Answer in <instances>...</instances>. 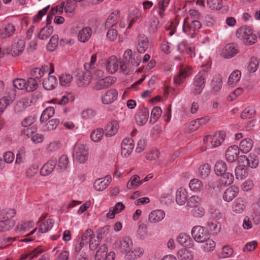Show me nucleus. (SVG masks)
<instances>
[{"label":"nucleus","mask_w":260,"mask_h":260,"mask_svg":"<svg viewBox=\"0 0 260 260\" xmlns=\"http://www.w3.org/2000/svg\"><path fill=\"white\" fill-rule=\"evenodd\" d=\"M241 159L244 162L246 161V164L252 169L256 168L259 163V160L257 156L254 154L250 153L248 156H241Z\"/></svg>","instance_id":"c85d7f7f"},{"label":"nucleus","mask_w":260,"mask_h":260,"mask_svg":"<svg viewBox=\"0 0 260 260\" xmlns=\"http://www.w3.org/2000/svg\"><path fill=\"white\" fill-rule=\"evenodd\" d=\"M123 57L129 64L135 67L139 66L142 60L141 56L139 54L133 53L132 50L129 49L124 51Z\"/></svg>","instance_id":"6e6552de"},{"label":"nucleus","mask_w":260,"mask_h":260,"mask_svg":"<svg viewBox=\"0 0 260 260\" xmlns=\"http://www.w3.org/2000/svg\"><path fill=\"white\" fill-rule=\"evenodd\" d=\"M34 225L35 222L33 221H22L17 226V231L20 233H23L28 231L32 228Z\"/></svg>","instance_id":"864d4df0"},{"label":"nucleus","mask_w":260,"mask_h":260,"mask_svg":"<svg viewBox=\"0 0 260 260\" xmlns=\"http://www.w3.org/2000/svg\"><path fill=\"white\" fill-rule=\"evenodd\" d=\"M119 123L116 120L112 121L109 123L106 127V136L112 137L115 135L118 132Z\"/></svg>","instance_id":"2f4dec72"},{"label":"nucleus","mask_w":260,"mask_h":260,"mask_svg":"<svg viewBox=\"0 0 260 260\" xmlns=\"http://www.w3.org/2000/svg\"><path fill=\"white\" fill-rule=\"evenodd\" d=\"M190 189L194 192L200 191L203 187L202 182L196 178L191 179L189 184Z\"/></svg>","instance_id":"4d7b16f0"},{"label":"nucleus","mask_w":260,"mask_h":260,"mask_svg":"<svg viewBox=\"0 0 260 260\" xmlns=\"http://www.w3.org/2000/svg\"><path fill=\"white\" fill-rule=\"evenodd\" d=\"M202 27V24L200 21L196 19H191L190 22H184L183 25V30L184 32H187L189 31H196Z\"/></svg>","instance_id":"412c9836"},{"label":"nucleus","mask_w":260,"mask_h":260,"mask_svg":"<svg viewBox=\"0 0 260 260\" xmlns=\"http://www.w3.org/2000/svg\"><path fill=\"white\" fill-rule=\"evenodd\" d=\"M38 87V82L34 78H29L26 81V90L30 92L35 90Z\"/></svg>","instance_id":"338daca9"},{"label":"nucleus","mask_w":260,"mask_h":260,"mask_svg":"<svg viewBox=\"0 0 260 260\" xmlns=\"http://www.w3.org/2000/svg\"><path fill=\"white\" fill-rule=\"evenodd\" d=\"M170 0H161L160 1L157 5L155 6L153 9H158L159 15L162 17L164 16V12L166 10L169 4Z\"/></svg>","instance_id":"13d9d810"},{"label":"nucleus","mask_w":260,"mask_h":260,"mask_svg":"<svg viewBox=\"0 0 260 260\" xmlns=\"http://www.w3.org/2000/svg\"><path fill=\"white\" fill-rule=\"evenodd\" d=\"M48 66H42L41 68H35L33 69L30 72L32 78L36 79H40L42 78L44 74L48 72Z\"/></svg>","instance_id":"e433bc0d"},{"label":"nucleus","mask_w":260,"mask_h":260,"mask_svg":"<svg viewBox=\"0 0 260 260\" xmlns=\"http://www.w3.org/2000/svg\"><path fill=\"white\" fill-rule=\"evenodd\" d=\"M192 72V69L189 66L181 64L179 66L178 73L174 78V82L175 84L179 85L182 84L185 79L189 76Z\"/></svg>","instance_id":"0eeeda50"},{"label":"nucleus","mask_w":260,"mask_h":260,"mask_svg":"<svg viewBox=\"0 0 260 260\" xmlns=\"http://www.w3.org/2000/svg\"><path fill=\"white\" fill-rule=\"evenodd\" d=\"M149 46V40L144 36H139L137 39V50L140 53H144Z\"/></svg>","instance_id":"5701e85b"},{"label":"nucleus","mask_w":260,"mask_h":260,"mask_svg":"<svg viewBox=\"0 0 260 260\" xmlns=\"http://www.w3.org/2000/svg\"><path fill=\"white\" fill-rule=\"evenodd\" d=\"M133 246V240L129 237H124L119 241V248L123 253L127 251Z\"/></svg>","instance_id":"72a5a7b5"},{"label":"nucleus","mask_w":260,"mask_h":260,"mask_svg":"<svg viewBox=\"0 0 260 260\" xmlns=\"http://www.w3.org/2000/svg\"><path fill=\"white\" fill-rule=\"evenodd\" d=\"M56 161L53 159H50L44 164L40 170V174L43 176H46L50 174L54 170L56 166Z\"/></svg>","instance_id":"393cba45"},{"label":"nucleus","mask_w":260,"mask_h":260,"mask_svg":"<svg viewBox=\"0 0 260 260\" xmlns=\"http://www.w3.org/2000/svg\"><path fill=\"white\" fill-rule=\"evenodd\" d=\"M236 36L246 45H252L257 42L256 35L253 33L252 29L248 26H242L239 28L237 30Z\"/></svg>","instance_id":"7ed1b4c3"},{"label":"nucleus","mask_w":260,"mask_h":260,"mask_svg":"<svg viewBox=\"0 0 260 260\" xmlns=\"http://www.w3.org/2000/svg\"><path fill=\"white\" fill-rule=\"evenodd\" d=\"M58 43V36L56 35L52 36L49 43L47 45V48L50 51H54L57 47Z\"/></svg>","instance_id":"0e129e2a"},{"label":"nucleus","mask_w":260,"mask_h":260,"mask_svg":"<svg viewBox=\"0 0 260 260\" xmlns=\"http://www.w3.org/2000/svg\"><path fill=\"white\" fill-rule=\"evenodd\" d=\"M55 113V110L53 107H49L45 109L42 112L40 117V122H44L48 120L52 117Z\"/></svg>","instance_id":"37998d69"},{"label":"nucleus","mask_w":260,"mask_h":260,"mask_svg":"<svg viewBox=\"0 0 260 260\" xmlns=\"http://www.w3.org/2000/svg\"><path fill=\"white\" fill-rule=\"evenodd\" d=\"M57 84V78L54 76H49L47 79H45L43 82L44 88L46 90H52L54 89Z\"/></svg>","instance_id":"58836bf2"},{"label":"nucleus","mask_w":260,"mask_h":260,"mask_svg":"<svg viewBox=\"0 0 260 260\" xmlns=\"http://www.w3.org/2000/svg\"><path fill=\"white\" fill-rule=\"evenodd\" d=\"M73 156L80 163H85L88 157V149L87 146L81 143L76 144L74 147Z\"/></svg>","instance_id":"39448f33"},{"label":"nucleus","mask_w":260,"mask_h":260,"mask_svg":"<svg viewBox=\"0 0 260 260\" xmlns=\"http://www.w3.org/2000/svg\"><path fill=\"white\" fill-rule=\"evenodd\" d=\"M191 234L196 242L203 243L202 246L205 251H212L215 248V242L209 238V234L203 226H194L191 230Z\"/></svg>","instance_id":"f257e3e1"},{"label":"nucleus","mask_w":260,"mask_h":260,"mask_svg":"<svg viewBox=\"0 0 260 260\" xmlns=\"http://www.w3.org/2000/svg\"><path fill=\"white\" fill-rule=\"evenodd\" d=\"M103 135V129L100 128L92 132L90 135V138L93 142H98L102 140Z\"/></svg>","instance_id":"052dcab7"},{"label":"nucleus","mask_w":260,"mask_h":260,"mask_svg":"<svg viewBox=\"0 0 260 260\" xmlns=\"http://www.w3.org/2000/svg\"><path fill=\"white\" fill-rule=\"evenodd\" d=\"M148 117L149 110L147 108L144 107L136 113L135 121L138 125H143L147 121Z\"/></svg>","instance_id":"4468645a"},{"label":"nucleus","mask_w":260,"mask_h":260,"mask_svg":"<svg viewBox=\"0 0 260 260\" xmlns=\"http://www.w3.org/2000/svg\"><path fill=\"white\" fill-rule=\"evenodd\" d=\"M77 6L76 2L75 0H68L66 3H63L60 6H57L56 8H52V11L58 12L61 14L63 12L64 8L66 13H72Z\"/></svg>","instance_id":"1a4fd4ad"},{"label":"nucleus","mask_w":260,"mask_h":260,"mask_svg":"<svg viewBox=\"0 0 260 260\" xmlns=\"http://www.w3.org/2000/svg\"><path fill=\"white\" fill-rule=\"evenodd\" d=\"M29 106V100L23 98L18 101L14 106V111L17 113H20L25 111Z\"/></svg>","instance_id":"473e14b6"},{"label":"nucleus","mask_w":260,"mask_h":260,"mask_svg":"<svg viewBox=\"0 0 260 260\" xmlns=\"http://www.w3.org/2000/svg\"><path fill=\"white\" fill-rule=\"evenodd\" d=\"M77 83L79 86H87L89 84L92 79V73L89 70L79 73L77 75Z\"/></svg>","instance_id":"2eb2a0df"},{"label":"nucleus","mask_w":260,"mask_h":260,"mask_svg":"<svg viewBox=\"0 0 260 260\" xmlns=\"http://www.w3.org/2000/svg\"><path fill=\"white\" fill-rule=\"evenodd\" d=\"M53 29L51 25H47L43 27L38 34V38L43 40H46L52 35Z\"/></svg>","instance_id":"ea45409f"},{"label":"nucleus","mask_w":260,"mask_h":260,"mask_svg":"<svg viewBox=\"0 0 260 260\" xmlns=\"http://www.w3.org/2000/svg\"><path fill=\"white\" fill-rule=\"evenodd\" d=\"M240 150L237 145H232L229 147L225 152V158L228 161L233 162L237 158Z\"/></svg>","instance_id":"f3484780"},{"label":"nucleus","mask_w":260,"mask_h":260,"mask_svg":"<svg viewBox=\"0 0 260 260\" xmlns=\"http://www.w3.org/2000/svg\"><path fill=\"white\" fill-rule=\"evenodd\" d=\"M220 181L222 184L225 186L231 185L234 181L233 175L229 172L223 173L221 175Z\"/></svg>","instance_id":"6e6d98bb"},{"label":"nucleus","mask_w":260,"mask_h":260,"mask_svg":"<svg viewBox=\"0 0 260 260\" xmlns=\"http://www.w3.org/2000/svg\"><path fill=\"white\" fill-rule=\"evenodd\" d=\"M15 212L14 209H9L6 213L5 216L0 221V232L9 231L15 225L12 218L14 217Z\"/></svg>","instance_id":"423d86ee"},{"label":"nucleus","mask_w":260,"mask_h":260,"mask_svg":"<svg viewBox=\"0 0 260 260\" xmlns=\"http://www.w3.org/2000/svg\"><path fill=\"white\" fill-rule=\"evenodd\" d=\"M177 242L181 245L188 248H194V242L191 239L189 235L184 233L180 234L177 238Z\"/></svg>","instance_id":"aec40b11"},{"label":"nucleus","mask_w":260,"mask_h":260,"mask_svg":"<svg viewBox=\"0 0 260 260\" xmlns=\"http://www.w3.org/2000/svg\"><path fill=\"white\" fill-rule=\"evenodd\" d=\"M255 113V110L252 107H248L245 108L241 115L242 119L251 118Z\"/></svg>","instance_id":"774afa93"},{"label":"nucleus","mask_w":260,"mask_h":260,"mask_svg":"<svg viewBox=\"0 0 260 260\" xmlns=\"http://www.w3.org/2000/svg\"><path fill=\"white\" fill-rule=\"evenodd\" d=\"M92 31L90 27H86L82 29L78 33V40L82 43H85L90 39Z\"/></svg>","instance_id":"7c9ffc66"},{"label":"nucleus","mask_w":260,"mask_h":260,"mask_svg":"<svg viewBox=\"0 0 260 260\" xmlns=\"http://www.w3.org/2000/svg\"><path fill=\"white\" fill-rule=\"evenodd\" d=\"M237 192L231 188H228L223 193V199L225 201H231L236 196Z\"/></svg>","instance_id":"680f3d73"},{"label":"nucleus","mask_w":260,"mask_h":260,"mask_svg":"<svg viewBox=\"0 0 260 260\" xmlns=\"http://www.w3.org/2000/svg\"><path fill=\"white\" fill-rule=\"evenodd\" d=\"M118 92L114 89L106 92L102 97V101L104 104H109L114 102L117 99Z\"/></svg>","instance_id":"4be33fe9"},{"label":"nucleus","mask_w":260,"mask_h":260,"mask_svg":"<svg viewBox=\"0 0 260 260\" xmlns=\"http://www.w3.org/2000/svg\"><path fill=\"white\" fill-rule=\"evenodd\" d=\"M54 221L52 219H48L47 220H42L39 228V233H45L50 230L53 225Z\"/></svg>","instance_id":"f704fd0d"},{"label":"nucleus","mask_w":260,"mask_h":260,"mask_svg":"<svg viewBox=\"0 0 260 260\" xmlns=\"http://www.w3.org/2000/svg\"><path fill=\"white\" fill-rule=\"evenodd\" d=\"M209 67H203L202 70L200 71L193 78L192 83V91L193 94L197 95L200 94L205 86L206 81L208 76V69Z\"/></svg>","instance_id":"f03ea898"},{"label":"nucleus","mask_w":260,"mask_h":260,"mask_svg":"<svg viewBox=\"0 0 260 260\" xmlns=\"http://www.w3.org/2000/svg\"><path fill=\"white\" fill-rule=\"evenodd\" d=\"M236 177L238 180H243L248 175L247 168L245 166L239 165L235 169Z\"/></svg>","instance_id":"4c0bfd02"},{"label":"nucleus","mask_w":260,"mask_h":260,"mask_svg":"<svg viewBox=\"0 0 260 260\" xmlns=\"http://www.w3.org/2000/svg\"><path fill=\"white\" fill-rule=\"evenodd\" d=\"M25 44L23 40L14 41L11 47L10 53L13 56H18L24 51Z\"/></svg>","instance_id":"dca6fc26"},{"label":"nucleus","mask_w":260,"mask_h":260,"mask_svg":"<svg viewBox=\"0 0 260 260\" xmlns=\"http://www.w3.org/2000/svg\"><path fill=\"white\" fill-rule=\"evenodd\" d=\"M112 180L110 175H107L104 178L96 179L93 184L94 188L98 191L105 190L110 184Z\"/></svg>","instance_id":"f8f14e48"},{"label":"nucleus","mask_w":260,"mask_h":260,"mask_svg":"<svg viewBox=\"0 0 260 260\" xmlns=\"http://www.w3.org/2000/svg\"><path fill=\"white\" fill-rule=\"evenodd\" d=\"M187 193L182 188L178 189L176 193V201L179 205H183L187 200Z\"/></svg>","instance_id":"c9c22d12"},{"label":"nucleus","mask_w":260,"mask_h":260,"mask_svg":"<svg viewBox=\"0 0 260 260\" xmlns=\"http://www.w3.org/2000/svg\"><path fill=\"white\" fill-rule=\"evenodd\" d=\"M190 211L191 214L194 217L201 218L205 213V209L200 205L192 208Z\"/></svg>","instance_id":"e2e57ef3"},{"label":"nucleus","mask_w":260,"mask_h":260,"mask_svg":"<svg viewBox=\"0 0 260 260\" xmlns=\"http://www.w3.org/2000/svg\"><path fill=\"white\" fill-rule=\"evenodd\" d=\"M142 184L140 178L138 175H135L132 176L129 181L127 183V187L131 189L136 188Z\"/></svg>","instance_id":"c03bdc74"},{"label":"nucleus","mask_w":260,"mask_h":260,"mask_svg":"<svg viewBox=\"0 0 260 260\" xmlns=\"http://www.w3.org/2000/svg\"><path fill=\"white\" fill-rule=\"evenodd\" d=\"M178 51L182 53H186L192 55L193 49L190 47L185 41L179 43L177 45Z\"/></svg>","instance_id":"49530a36"},{"label":"nucleus","mask_w":260,"mask_h":260,"mask_svg":"<svg viewBox=\"0 0 260 260\" xmlns=\"http://www.w3.org/2000/svg\"><path fill=\"white\" fill-rule=\"evenodd\" d=\"M245 207L242 200L240 199H236L233 204V211L236 213H242Z\"/></svg>","instance_id":"3c124183"},{"label":"nucleus","mask_w":260,"mask_h":260,"mask_svg":"<svg viewBox=\"0 0 260 260\" xmlns=\"http://www.w3.org/2000/svg\"><path fill=\"white\" fill-rule=\"evenodd\" d=\"M177 256L179 260H192L193 258L192 252L185 248L179 250Z\"/></svg>","instance_id":"a19ab883"},{"label":"nucleus","mask_w":260,"mask_h":260,"mask_svg":"<svg viewBox=\"0 0 260 260\" xmlns=\"http://www.w3.org/2000/svg\"><path fill=\"white\" fill-rule=\"evenodd\" d=\"M226 169V165L222 160L217 161L214 166L215 173L217 176H221L224 173Z\"/></svg>","instance_id":"09e8293b"},{"label":"nucleus","mask_w":260,"mask_h":260,"mask_svg":"<svg viewBox=\"0 0 260 260\" xmlns=\"http://www.w3.org/2000/svg\"><path fill=\"white\" fill-rule=\"evenodd\" d=\"M224 132H218L213 135H208L203 139L206 149L213 148L220 146L224 141L225 137Z\"/></svg>","instance_id":"20e7f679"},{"label":"nucleus","mask_w":260,"mask_h":260,"mask_svg":"<svg viewBox=\"0 0 260 260\" xmlns=\"http://www.w3.org/2000/svg\"><path fill=\"white\" fill-rule=\"evenodd\" d=\"M43 252V249L41 247H37L31 252H29L24 255H22L21 259H25L29 258V260H31L32 258L37 257L42 253Z\"/></svg>","instance_id":"5fc2aeb1"},{"label":"nucleus","mask_w":260,"mask_h":260,"mask_svg":"<svg viewBox=\"0 0 260 260\" xmlns=\"http://www.w3.org/2000/svg\"><path fill=\"white\" fill-rule=\"evenodd\" d=\"M69 165V159L67 155H62L59 158L56 170L61 173L67 170Z\"/></svg>","instance_id":"c756f323"},{"label":"nucleus","mask_w":260,"mask_h":260,"mask_svg":"<svg viewBox=\"0 0 260 260\" xmlns=\"http://www.w3.org/2000/svg\"><path fill=\"white\" fill-rule=\"evenodd\" d=\"M208 212L210 215L211 218L217 221L222 217V213L220 211L213 206H210L208 209Z\"/></svg>","instance_id":"603ef678"},{"label":"nucleus","mask_w":260,"mask_h":260,"mask_svg":"<svg viewBox=\"0 0 260 260\" xmlns=\"http://www.w3.org/2000/svg\"><path fill=\"white\" fill-rule=\"evenodd\" d=\"M114 82V79L111 77H107L98 80L94 85V88L100 90L107 88Z\"/></svg>","instance_id":"b1692460"},{"label":"nucleus","mask_w":260,"mask_h":260,"mask_svg":"<svg viewBox=\"0 0 260 260\" xmlns=\"http://www.w3.org/2000/svg\"><path fill=\"white\" fill-rule=\"evenodd\" d=\"M241 77V72L238 70H234L230 75L228 83L229 85H235L240 81Z\"/></svg>","instance_id":"79ce46f5"},{"label":"nucleus","mask_w":260,"mask_h":260,"mask_svg":"<svg viewBox=\"0 0 260 260\" xmlns=\"http://www.w3.org/2000/svg\"><path fill=\"white\" fill-rule=\"evenodd\" d=\"M144 253L143 248L139 247H134L129 248L124 252V258L125 260H134L140 257Z\"/></svg>","instance_id":"9d476101"},{"label":"nucleus","mask_w":260,"mask_h":260,"mask_svg":"<svg viewBox=\"0 0 260 260\" xmlns=\"http://www.w3.org/2000/svg\"><path fill=\"white\" fill-rule=\"evenodd\" d=\"M15 100V94L5 96L0 99V115L6 110L7 107L11 104Z\"/></svg>","instance_id":"a878e982"},{"label":"nucleus","mask_w":260,"mask_h":260,"mask_svg":"<svg viewBox=\"0 0 260 260\" xmlns=\"http://www.w3.org/2000/svg\"><path fill=\"white\" fill-rule=\"evenodd\" d=\"M15 25L11 23L5 25L4 28L0 31V36L2 38H6L12 36L15 32Z\"/></svg>","instance_id":"cd10ccee"},{"label":"nucleus","mask_w":260,"mask_h":260,"mask_svg":"<svg viewBox=\"0 0 260 260\" xmlns=\"http://www.w3.org/2000/svg\"><path fill=\"white\" fill-rule=\"evenodd\" d=\"M119 61L115 56H110L108 59L106 63L107 71L111 74L116 73L119 69Z\"/></svg>","instance_id":"a211bd4d"},{"label":"nucleus","mask_w":260,"mask_h":260,"mask_svg":"<svg viewBox=\"0 0 260 260\" xmlns=\"http://www.w3.org/2000/svg\"><path fill=\"white\" fill-rule=\"evenodd\" d=\"M259 63V60L257 58L254 57L251 58L247 67L248 71L252 73L255 72L258 69Z\"/></svg>","instance_id":"69168bd1"},{"label":"nucleus","mask_w":260,"mask_h":260,"mask_svg":"<svg viewBox=\"0 0 260 260\" xmlns=\"http://www.w3.org/2000/svg\"><path fill=\"white\" fill-rule=\"evenodd\" d=\"M165 216V212L160 209H157L151 211L148 215L149 222L156 223L161 221Z\"/></svg>","instance_id":"6ab92c4d"},{"label":"nucleus","mask_w":260,"mask_h":260,"mask_svg":"<svg viewBox=\"0 0 260 260\" xmlns=\"http://www.w3.org/2000/svg\"><path fill=\"white\" fill-rule=\"evenodd\" d=\"M62 147V143L58 141L50 142L47 146V151L49 153L57 152Z\"/></svg>","instance_id":"de8ad7c7"},{"label":"nucleus","mask_w":260,"mask_h":260,"mask_svg":"<svg viewBox=\"0 0 260 260\" xmlns=\"http://www.w3.org/2000/svg\"><path fill=\"white\" fill-rule=\"evenodd\" d=\"M239 53V46L235 43L227 44L222 51L223 55L224 58L230 59Z\"/></svg>","instance_id":"ddd939ff"},{"label":"nucleus","mask_w":260,"mask_h":260,"mask_svg":"<svg viewBox=\"0 0 260 260\" xmlns=\"http://www.w3.org/2000/svg\"><path fill=\"white\" fill-rule=\"evenodd\" d=\"M59 123V120L58 119H52L43 126L42 129L43 131L54 130L56 129Z\"/></svg>","instance_id":"bf43d9fd"},{"label":"nucleus","mask_w":260,"mask_h":260,"mask_svg":"<svg viewBox=\"0 0 260 260\" xmlns=\"http://www.w3.org/2000/svg\"><path fill=\"white\" fill-rule=\"evenodd\" d=\"M121 154L127 157L133 151L134 148V141L131 138L124 139L121 144Z\"/></svg>","instance_id":"9b49d317"},{"label":"nucleus","mask_w":260,"mask_h":260,"mask_svg":"<svg viewBox=\"0 0 260 260\" xmlns=\"http://www.w3.org/2000/svg\"><path fill=\"white\" fill-rule=\"evenodd\" d=\"M202 202V199L197 196H192L187 201L186 207L188 210L189 208H193L199 206Z\"/></svg>","instance_id":"8fccbe9b"},{"label":"nucleus","mask_w":260,"mask_h":260,"mask_svg":"<svg viewBox=\"0 0 260 260\" xmlns=\"http://www.w3.org/2000/svg\"><path fill=\"white\" fill-rule=\"evenodd\" d=\"M253 145V142L251 139L245 138L240 142L238 148L242 153H247L251 150Z\"/></svg>","instance_id":"bb28decb"},{"label":"nucleus","mask_w":260,"mask_h":260,"mask_svg":"<svg viewBox=\"0 0 260 260\" xmlns=\"http://www.w3.org/2000/svg\"><path fill=\"white\" fill-rule=\"evenodd\" d=\"M94 232L91 229H87L83 234L81 241L83 245H87L92 239H94Z\"/></svg>","instance_id":"a18cd8bd"}]
</instances>
